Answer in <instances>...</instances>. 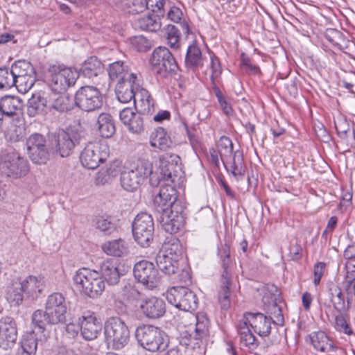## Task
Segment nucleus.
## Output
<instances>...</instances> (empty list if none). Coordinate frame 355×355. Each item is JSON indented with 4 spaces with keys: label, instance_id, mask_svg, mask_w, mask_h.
<instances>
[{
    "label": "nucleus",
    "instance_id": "nucleus-7",
    "mask_svg": "<svg viewBox=\"0 0 355 355\" xmlns=\"http://www.w3.org/2000/svg\"><path fill=\"white\" fill-rule=\"evenodd\" d=\"M105 341L112 349H121L128 343L129 329L125 323L118 317L108 318L104 326Z\"/></svg>",
    "mask_w": 355,
    "mask_h": 355
},
{
    "label": "nucleus",
    "instance_id": "nucleus-43",
    "mask_svg": "<svg viewBox=\"0 0 355 355\" xmlns=\"http://www.w3.org/2000/svg\"><path fill=\"white\" fill-rule=\"evenodd\" d=\"M47 107L46 98L39 94H33L28 101L27 114L31 117L35 116L44 113Z\"/></svg>",
    "mask_w": 355,
    "mask_h": 355
},
{
    "label": "nucleus",
    "instance_id": "nucleus-45",
    "mask_svg": "<svg viewBox=\"0 0 355 355\" xmlns=\"http://www.w3.org/2000/svg\"><path fill=\"white\" fill-rule=\"evenodd\" d=\"M266 289L272 295V304L270 306L268 313L273 315L276 318L274 323L282 325L284 324V317L280 306L276 302V296L279 295L278 288L274 284H267Z\"/></svg>",
    "mask_w": 355,
    "mask_h": 355
},
{
    "label": "nucleus",
    "instance_id": "nucleus-29",
    "mask_svg": "<svg viewBox=\"0 0 355 355\" xmlns=\"http://www.w3.org/2000/svg\"><path fill=\"white\" fill-rule=\"evenodd\" d=\"M22 291L26 298L35 300L43 290V284L41 278L30 275L25 279L20 278Z\"/></svg>",
    "mask_w": 355,
    "mask_h": 355
},
{
    "label": "nucleus",
    "instance_id": "nucleus-39",
    "mask_svg": "<svg viewBox=\"0 0 355 355\" xmlns=\"http://www.w3.org/2000/svg\"><path fill=\"white\" fill-rule=\"evenodd\" d=\"M159 253L181 260L183 249L180 241L174 236L167 237Z\"/></svg>",
    "mask_w": 355,
    "mask_h": 355
},
{
    "label": "nucleus",
    "instance_id": "nucleus-27",
    "mask_svg": "<svg viewBox=\"0 0 355 355\" xmlns=\"http://www.w3.org/2000/svg\"><path fill=\"white\" fill-rule=\"evenodd\" d=\"M101 329V322L94 314L83 316L80 322V331L85 340H91L97 338Z\"/></svg>",
    "mask_w": 355,
    "mask_h": 355
},
{
    "label": "nucleus",
    "instance_id": "nucleus-35",
    "mask_svg": "<svg viewBox=\"0 0 355 355\" xmlns=\"http://www.w3.org/2000/svg\"><path fill=\"white\" fill-rule=\"evenodd\" d=\"M101 276L109 285H116L119 283L121 275L116 264L109 260L102 263L100 266Z\"/></svg>",
    "mask_w": 355,
    "mask_h": 355
},
{
    "label": "nucleus",
    "instance_id": "nucleus-58",
    "mask_svg": "<svg viewBox=\"0 0 355 355\" xmlns=\"http://www.w3.org/2000/svg\"><path fill=\"white\" fill-rule=\"evenodd\" d=\"M335 128L338 135L342 139H346L348 134L350 133V128L349 123L344 120H340L335 123Z\"/></svg>",
    "mask_w": 355,
    "mask_h": 355
},
{
    "label": "nucleus",
    "instance_id": "nucleus-33",
    "mask_svg": "<svg viewBox=\"0 0 355 355\" xmlns=\"http://www.w3.org/2000/svg\"><path fill=\"white\" fill-rule=\"evenodd\" d=\"M22 288L20 278L12 280L6 288L5 296L7 301L15 306L21 304L25 297Z\"/></svg>",
    "mask_w": 355,
    "mask_h": 355
},
{
    "label": "nucleus",
    "instance_id": "nucleus-60",
    "mask_svg": "<svg viewBox=\"0 0 355 355\" xmlns=\"http://www.w3.org/2000/svg\"><path fill=\"white\" fill-rule=\"evenodd\" d=\"M116 173V168L111 165L110 167L103 168L98 172L97 180L101 178V182L103 183L107 182L111 177L115 176Z\"/></svg>",
    "mask_w": 355,
    "mask_h": 355
},
{
    "label": "nucleus",
    "instance_id": "nucleus-32",
    "mask_svg": "<svg viewBox=\"0 0 355 355\" xmlns=\"http://www.w3.org/2000/svg\"><path fill=\"white\" fill-rule=\"evenodd\" d=\"M22 106V101L17 96L6 95L0 98V111L3 116L17 115Z\"/></svg>",
    "mask_w": 355,
    "mask_h": 355
},
{
    "label": "nucleus",
    "instance_id": "nucleus-28",
    "mask_svg": "<svg viewBox=\"0 0 355 355\" xmlns=\"http://www.w3.org/2000/svg\"><path fill=\"white\" fill-rule=\"evenodd\" d=\"M328 293L334 308L338 313H344L349 310L350 307L349 297H347V303H345L342 290L337 284H330L328 286Z\"/></svg>",
    "mask_w": 355,
    "mask_h": 355
},
{
    "label": "nucleus",
    "instance_id": "nucleus-21",
    "mask_svg": "<svg viewBox=\"0 0 355 355\" xmlns=\"http://www.w3.org/2000/svg\"><path fill=\"white\" fill-rule=\"evenodd\" d=\"M17 339V326L13 318L4 316L0 319V347L12 348Z\"/></svg>",
    "mask_w": 355,
    "mask_h": 355
},
{
    "label": "nucleus",
    "instance_id": "nucleus-59",
    "mask_svg": "<svg viewBox=\"0 0 355 355\" xmlns=\"http://www.w3.org/2000/svg\"><path fill=\"white\" fill-rule=\"evenodd\" d=\"M326 263L324 262H317L313 268V284L317 286L320 284L321 278L324 273Z\"/></svg>",
    "mask_w": 355,
    "mask_h": 355
},
{
    "label": "nucleus",
    "instance_id": "nucleus-57",
    "mask_svg": "<svg viewBox=\"0 0 355 355\" xmlns=\"http://www.w3.org/2000/svg\"><path fill=\"white\" fill-rule=\"evenodd\" d=\"M132 44L140 52H146L151 47L150 42L143 35L134 37Z\"/></svg>",
    "mask_w": 355,
    "mask_h": 355
},
{
    "label": "nucleus",
    "instance_id": "nucleus-24",
    "mask_svg": "<svg viewBox=\"0 0 355 355\" xmlns=\"http://www.w3.org/2000/svg\"><path fill=\"white\" fill-rule=\"evenodd\" d=\"M139 308L144 315L149 319L160 318L166 313L165 302L157 297H151L142 300Z\"/></svg>",
    "mask_w": 355,
    "mask_h": 355
},
{
    "label": "nucleus",
    "instance_id": "nucleus-25",
    "mask_svg": "<svg viewBox=\"0 0 355 355\" xmlns=\"http://www.w3.org/2000/svg\"><path fill=\"white\" fill-rule=\"evenodd\" d=\"M196 324L193 335H189V338H182L184 344L192 348L198 346L200 341L209 335V322L204 313H198L196 316Z\"/></svg>",
    "mask_w": 355,
    "mask_h": 355
},
{
    "label": "nucleus",
    "instance_id": "nucleus-3",
    "mask_svg": "<svg viewBox=\"0 0 355 355\" xmlns=\"http://www.w3.org/2000/svg\"><path fill=\"white\" fill-rule=\"evenodd\" d=\"M135 338L140 346L152 352L163 351L168 346L165 332L154 325L139 326L135 331Z\"/></svg>",
    "mask_w": 355,
    "mask_h": 355
},
{
    "label": "nucleus",
    "instance_id": "nucleus-30",
    "mask_svg": "<svg viewBox=\"0 0 355 355\" xmlns=\"http://www.w3.org/2000/svg\"><path fill=\"white\" fill-rule=\"evenodd\" d=\"M108 75L110 80L116 83L131 79H137V75L130 73L128 70V67L124 66L123 62L121 61H116L110 64Z\"/></svg>",
    "mask_w": 355,
    "mask_h": 355
},
{
    "label": "nucleus",
    "instance_id": "nucleus-19",
    "mask_svg": "<svg viewBox=\"0 0 355 355\" xmlns=\"http://www.w3.org/2000/svg\"><path fill=\"white\" fill-rule=\"evenodd\" d=\"M180 262L179 259L159 252L156 257V263L161 271L168 275L178 274L177 279L187 284L191 282V275L187 270L180 268Z\"/></svg>",
    "mask_w": 355,
    "mask_h": 355
},
{
    "label": "nucleus",
    "instance_id": "nucleus-55",
    "mask_svg": "<svg viewBox=\"0 0 355 355\" xmlns=\"http://www.w3.org/2000/svg\"><path fill=\"white\" fill-rule=\"evenodd\" d=\"M135 107L141 115H151L155 112L154 100L150 98L146 101L135 103Z\"/></svg>",
    "mask_w": 355,
    "mask_h": 355
},
{
    "label": "nucleus",
    "instance_id": "nucleus-51",
    "mask_svg": "<svg viewBox=\"0 0 355 355\" xmlns=\"http://www.w3.org/2000/svg\"><path fill=\"white\" fill-rule=\"evenodd\" d=\"M334 327L338 331L344 333L348 336H351L354 334L349 322L347 320V315L344 314V313H339V314L335 316Z\"/></svg>",
    "mask_w": 355,
    "mask_h": 355
},
{
    "label": "nucleus",
    "instance_id": "nucleus-36",
    "mask_svg": "<svg viewBox=\"0 0 355 355\" xmlns=\"http://www.w3.org/2000/svg\"><path fill=\"white\" fill-rule=\"evenodd\" d=\"M135 80L136 79H131L116 84L115 92L120 102L126 103L134 99Z\"/></svg>",
    "mask_w": 355,
    "mask_h": 355
},
{
    "label": "nucleus",
    "instance_id": "nucleus-1",
    "mask_svg": "<svg viewBox=\"0 0 355 355\" xmlns=\"http://www.w3.org/2000/svg\"><path fill=\"white\" fill-rule=\"evenodd\" d=\"M46 312L40 309L36 310L32 315V325L33 329L26 333L21 341V345L17 349V355H35L39 338L35 331L42 334L46 330V324H52L49 320Z\"/></svg>",
    "mask_w": 355,
    "mask_h": 355
},
{
    "label": "nucleus",
    "instance_id": "nucleus-40",
    "mask_svg": "<svg viewBox=\"0 0 355 355\" xmlns=\"http://www.w3.org/2000/svg\"><path fill=\"white\" fill-rule=\"evenodd\" d=\"M311 341L314 348L322 352L334 350V342L322 331L314 332L311 335Z\"/></svg>",
    "mask_w": 355,
    "mask_h": 355
},
{
    "label": "nucleus",
    "instance_id": "nucleus-5",
    "mask_svg": "<svg viewBox=\"0 0 355 355\" xmlns=\"http://www.w3.org/2000/svg\"><path fill=\"white\" fill-rule=\"evenodd\" d=\"M218 255L220 259L223 268L220 277L221 285L218 297L221 309L226 310L230 307L232 300V291L230 288L232 275L228 270L230 263V250L226 243L218 245Z\"/></svg>",
    "mask_w": 355,
    "mask_h": 355
},
{
    "label": "nucleus",
    "instance_id": "nucleus-46",
    "mask_svg": "<svg viewBox=\"0 0 355 355\" xmlns=\"http://www.w3.org/2000/svg\"><path fill=\"white\" fill-rule=\"evenodd\" d=\"M26 135V125L24 123H12L6 132V139L11 143H16L24 139Z\"/></svg>",
    "mask_w": 355,
    "mask_h": 355
},
{
    "label": "nucleus",
    "instance_id": "nucleus-64",
    "mask_svg": "<svg viewBox=\"0 0 355 355\" xmlns=\"http://www.w3.org/2000/svg\"><path fill=\"white\" fill-rule=\"evenodd\" d=\"M345 268L346 275L345 279H355V259L347 261Z\"/></svg>",
    "mask_w": 355,
    "mask_h": 355
},
{
    "label": "nucleus",
    "instance_id": "nucleus-20",
    "mask_svg": "<svg viewBox=\"0 0 355 355\" xmlns=\"http://www.w3.org/2000/svg\"><path fill=\"white\" fill-rule=\"evenodd\" d=\"M171 159H164L161 162L159 166L160 177H156L155 182L158 180L157 184L178 183L182 178V171L180 164H178L180 158L178 155L171 156Z\"/></svg>",
    "mask_w": 355,
    "mask_h": 355
},
{
    "label": "nucleus",
    "instance_id": "nucleus-52",
    "mask_svg": "<svg viewBox=\"0 0 355 355\" xmlns=\"http://www.w3.org/2000/svg\"><path fill=\"white\" fill-rule=\"evenodd\" d=\"M324 37L336 46H341V43H344L346 41L345 35L339 30L333 28L326 29Z\"/></svg>",
    "mask_w": 355,
    "mask_h": 355
},
{
    "label": "nucleus",
    "instance_id": "nucleus-17",
    "mask_svg": "<svg viewBox=\"0 0 355 355\" xmlns=\"http://www.w3.org/2000/svg\"><path fill=\"white\" fill-rule=\"evenodd\" d=\"M45 311L52 324L65 323L67 306L64 295L60 293H53L49 295L45 304Z\"/></svg>",
    "mask_w": 355,
    "mask_h": 355
},
{
    "label": "nucleus",
    "instance_id": "nucleus-62",
    "mask_svg": "<svg viewBox=\"0 0 355 355\" xmlns=\"http://www.w3.org/2000/svg\"><path fill=\"white\" fill-rule=\"evenodd\" d=\"M130 2L129 7L132 9V12H141L148 7V0H130Z\"/></svg>",
    "mask_w": 355,
    "mask_h": 355
},
{
    "label": "nucleus",
    "instance_id": "nucleus-11",
    "mask_svg": "<svg viewBox=\"0 0 355 355\" xmlns=\"http://www.w3.org/2000/svg\"><path fill=\"white\" fill-rule=\"evenodd\" d=\"M150 64L153 71L161 77H166L178 69L173 55L166 47L163 46H159L153 51Z\"/></svg>",
    "mask_w": 355,
    "mask_h": 355
},
{
    "label": "nucleus",
    "instance_id": "nucleus-4",
    "mask_svg": "<svg viewBox=\"0 0 355 355\" xmlns=\"http://www.w3.org/2000/svg\"><path fill=\"white\" fill-rule=\"evenodd\" d=\"M217 150L220 153V159L227 171L230 172L235 178H242L245 172L243 151L239 150L234 151L232 160L228 165L227 158L230 157L233 153L232 140L226 136H222L217 143Z\"/></svg>",
    "mask_w": 355,
    "mask_h": 355
},
{
    "label": "nucleus",
    "instance_id": "nucleus-2",
    "mask_svg": "<svg viewBox=\"0 0 355 355\" xmlns=\"http://www.w3.org/2000/svg\"><path fill=\"white\" fill-rule=\"evenodd\" d=\"M73 282L82 293L91 298L100 296L105 287L100 273L87 268L78 270L73 277Z\"/></svg>",
    "mask_w": 355,
    "mask_h": 355
},
{
    "label": "nucleus",
    "instance_id": "nucleus-41",
    "mask_svg": "<svg viewBox=\"0 0 355 355\" xmlns=\"http://www.w3.org/2000/svg\"><path fill=\"white\" fill-rule=\"evenodd\" d=\"M102 250L110 256L122 257L128 253L126 242L121 239L109 241L102 245Z\"/></svg>",
    "mask_w": 355,
    "mask_h": 355
},
{
    "label": "nucleus",
    "instance_id": "nucleus-8",
    "mask_svg": "<svg viewBox=\"0 0 355 355\" xmlns=\"http://www.w3.org/2000/svg\"><path fill=\"white\" fill-rule=\"evenodd\" d=\"M85 141L84 132L71 130H59L53 136L52 146L55 152L62 157L69 156L74 148Z\"/></svg>",
    "mask_w": 355,
    "mask_h": 355
},
{
    "label": "nucleus",
    "instance_id": "nucleus-16",
    "mask_svg": "<svg viewBox=\"0 0 355 355\" xmlns=\"http://www.w3.org/2000/svg\"><path fill=\"white\" fill-rule=\"evenodd\" d=\"M133 275L138 282L151 290L157 287L161 282L158 270L147 260H141L135 264Z\"/></svg>",
    "mask_w": 355,
    "mask_h": 355
},
{
    "label": "nucleus",
    "instance_id": "nucleus-61",
    "mask_svg": "<svg viewBox=\"0 0 355 355\" xmlns=\"http://www.w3.org/2000/svg\"><path fill=\"white\" fill-rule=\"evenodd\" d=\"M23 84H25L24 89L26 90V88H31L32 86L34 84V78L31 75H25L23 76H17V78H16V85L14 86H16L17 87H22Z\"/></svg>",
    "mask_w": 355,
    "mask_h": 355
},
{
    "label": "nucleus",
    "instance_id": "nucleus-10",
    "mask_svg": "<svg viewBox=\"0 0 355 355\" xmlns=\"http://www.w3.org/2000/svg\"><path fill=\"white\" fill-rule=\"evenodd\" d=\"M109 153V147L107 144L101 141H92L87 144L82 150L80 160L83 167L95 169L100 163L107 159Z\"/></svg>",
    "mask_w": 355,
    "mask_h": 355
},
{
    "label": "nucleus",
    "instance_id": "nucleus-15",
    "mask_svg": "<svg viewBox=\"0 0 355 355\" xmlns=\"http://www.w3.org/2000/svg\"><path fill=\"white\" fill-rule=\"evenodd\" d=\"M185 205L175 203L170 211L167 208H162L161 225L165 232L173 234L177 233L185 223Z\"/></svg>",
    "mask_w": 355,
    "mask_h": 355
},
{
    "label": "nucleus",
    "instance_id": "nucleus-37",
    "mask_svg": "<svg viewBox=\"0 0 355 355\" xmlns=\"http://www.w3.org/2000/svg\"><path fill=\"white\" fill-rule=\"evenodd\" d=\"M96 128L102 137L110 138L116 131L112 116L105 112L100 114L96 121Z\"/></svg>",
    "mask_w": 355,
    "mask_h": 355
},
{
    "label": "nucleus",
    "instance_id": "nucleus-31",
    "mask_svg": "<svg viewBox=\"0 0 355 355\" xmlns=\"http://www.w3.org/2000/svg\"><path fill=\"white\" fill-rule=\"evenodd\" d=\"M173 141L166 130L162 127H158L150 135V145L161 150H166L173 146Z\"/></svg>",
    "mask_w": 355,
    "mask_h": 355
},
{
    "label": "nucleus",
    "instance_id": "nucleus-44",
    "mask_svg": "<svg viewBox=\"0 0 355 355\" xmlns=\"http://www.w3.org/2000/svg\"><path fill=\"white\" fill-rule=\"evenodd\" d=\"M120 181L121 187L128 191H135L143 182L132 168L121 173Z\"/></svg>",
    "mask_w": 355,
    "mask_h": 355
},
{
    "label": "nucleus",
    "instance_id": "nucleus-54",
    "mask_svg": "<svg viewBox=\"0 0 355 355\" xmlns=\"http://www.w3.org/2000/svg\"><path fill=\"white\" fill-rule=\"evenodd\" d=\"M49 107L60 112H67L72 107L69 98L65 95L59 96Z\"/></svg>",
    "mask_w": 355,
    "mask_h": 355
},
{
    "label": "nucleus",
    "instance_id": "nucleus-49",
    "mask_svg": "<svg viewBox=\"0 0 355 355\" xmlns=\"http://www.w3.org/2000/svg\"><path fill=\"white\" fill-rule=\"evenodd\" d=\"M15 78L17 76L31 75L33 73V67L30 62L25 60H18L15 62L10 69Z\"/></svg>",
    "mask_w": 355,
    "mask_h": 355
},
{
    "label": "nucleus",
    "instance_id": "nucleus-56",
    "mask_svg": "<svg viewBox=\"0 0 355 355\" xmlns=\"http://www.w3.org/2000/svg\"><path fill=\"white\" fill-rule=\"evenodd\" d=\"M240 336L241 343L247 347L249 350H254L258 347V341L251 331L248 332L243 331Z\"/></svg>",
    "mask_w": 355,
    "mask_h": 355
},
{
    "label": "nucleus",
    "instance_id": "nucleus-22",
    "mask_svg": "<svg viewBox=\"0 0 355 355\" xmlns=\"http://www.w3.org/2000/svg\"><path fill=\"white\" fill-rule=\"evenodd\" d=\"M155 204L159 207V211H162V208L172 209V205L175 203L184 205L180 199L178 198L177 191L174 186L168 183H163L161 185L158 194L154 200Z\"/></svg>",
    "mask_w": 355,
    "mask_h": 355
},
{
    "label": "nucleus",
    "instance_id": "nucleus-34",
    "mask_svg": "<svg viewBox=\"0 0 355 355\" xmlns=\"http://www.w3.org/2000/svg\"><path fill=\"white\" fill-rule=\"evenodd\" d=\"M184 62L187 68L193 71L203 66L202 51L196 42L188 46Z\"/></svg>",
    "mask_w": 355,
    "mask_h": 355
},
{
    "label": "nucleus",
    "instance_id": "nucleus-26",
    "mask_svg": "<svg viewBox=\"0 0 355 355\" xmlns=\"http://www.w3.org/2000/svg\"><path fill=\"white\" fill-rule=\"evenodd\" d=\"M119 117L130 132L134 134H140L144 130L145 119L138 112H135L132 108L123 109L120 112Z\"/></svg>",
    "mask_w": 355,
    "mask_h": 355
},
{
    "label": "nucleus",
    "instance_id": "nucleus-38",
    "mask_svg": "<svg viewBox=\"0 0 355 355\" xmlns=\"http://www.w3.org/2000/svg\"><path fill=\"white\" fill-rule=\"evenodd\" d=\"M103 71V64L96 57L92 56L88 58L82 64L79 76L82 75L85 78H92L96 77Z\"/></svg>",
    "mask_w": 355,
    "mask_h": 355
},
{
    "label": "nucleus",
    "instance_id": "nucleus-9",
    "mask_svg": "<svg viewBox=\"0 0 355 355\" xmlns=\"http://www.w3.org/2000/svg\"><path fill=\"white\" fill-rule=\"evenodd\" d=\"M154 221L146 212L138 214L132 223V234L135 241L143 248L148 247L154 237Z\"/></svg>",
    "mask_w": 355,
    "mask_h": 355
},
{
    "label": "nucleus",
    "instance_id": "nucleus-47",
    "mask_svg": "<svg viewBox=\"0 0 355 355\" xmlns=\"http://www.w3.org/2000/svg\"><path fill=\"white\" fill-rule=\"evenodd\" d=\"M164 5L163 0H148V7L146 9L150 10L152 13L148 14V18L152 22H157L161 19V17H164Z\"/></svg>",
    "mask_w": 355,
    "mask_h": 355
},
{
    "label": "nucleus",
    "instance_id": "nucleus-48",
    "mask_svg": "<svg viewBox=\"0 0 355 355\" xmlns=\"http://www.w3.org/2000/svg\"><path fill=\"white\" fill-rule=\"evenodd\" d=\"M94 223L96 229L103 232L105 235H110L116 230V225L109 216H97L94 219Z\"/></svg>",
    "mask_w": 355,
    "mask_h": 355
},
{
    "label": "nucleus",
    "instance_id": "nucleus-6",
    "mask_svg": "<svg viewBox=\"0 0 355 355\" xmlns=\"http://www.w3.org/2000/svg\"><path fill=\"white\" fill-rule=\"evenodd\" d=\"M47 76L51 90L55 93H62L75 85L79 73L71 67L52 64L47 69Z\"/></svg>",
    "mask_w": 355,
    "mask_h": 355
},
{
    "label": "nucleus",
    "instance_id": "nucleus-13",
    "mask_svg": "<svg viewBox=\"0 0 355 355\" xmlns=\"http://www.w3.org/2000/svg\"><path fill=\"white\" fill-rule=\"evenodd\" d=\"M27 154L36 164H44L50 159L51 150L46 137L40 133L31 134L26 141Z\"/></svg>",
    "mask_w": 355,
    "mask_h": 355
},
{
    "label": "nucleus",
    "instance_id": "nucleus-53",
    "mask_svg": "<svg viewBox=\"0 0 355 355\" xmlns=\"http://www.w3.org/2000/svg\"><path fill=\"white\" fill-rule=\"evenodd\" d=\"M165 31L168 44L171 48L178 49L180 38L179 30L174 25L168 24L165 28Z\"/></svg>",
    "mask_w": 355,
    "mask_h": 355
},
{
    "label": "nucleus",
    "instance_id": "nucleus-42",
    "mask_svg": "<svg viewBox=\"0 0 355 355\" xmlns=\"http://www.w3.org/2000/svg\"><path fill=\"white\" fill-rule=\"evenodd\" d=\"M135 173L141 180L144 182L147 178H150V182L154 184L156 175L153 172V164L150 161L146 159L140 158L137 160L135 166L132 168Z\"/></svg>",
    "mask_w": 355,
    "mask_h": 355
},
{
    "label": "nucleus",
    "instance_id": "nucleus-63",
    "mask_svg": "<svg viewBox=\"0 0 355 355\" xmlns=\"http://www.w3.org/2000/svg\"><path fill=\"white\" fill-rule=\"evenodd\" d=\"M182 17L183 13L178 7H172L168 12V19L173 22H180Z\"/></svg>",
    "mask_w": 355,
    "mask_h": 355
},
{
    "label": "nucleus",
    "instance_id": "nucleus-14",
    "mask_svg": "<svg viewBox=\"0 0 355 355\" xmlns=\"http://www.w3.org/2000/svg\"><path fill=\"white\" fill-rule=\"evenodd\" d=\"M74 103L80 110L85 112H92L102 107L103 97L97 87L84 86L76 92Z\"/></svg>",
    "mask_w": 355,
    "mask_h": 355
},
{
    "label": "nucleus",
    "instance_id": "nucleus-23",
    "mask_svg": "<svg viewBox=\"0 0 355 355\" xmlns=\"http://www.w3.org/2000/svg\"><path fill=\"white\" fill-rule=\"evenodd\" d=\"M244 318L249 322L250 327L254 331L261 336H267L270 334L271 330V324L275 320L271 316H266L261 313H245Z\"/></svg>",
    "mask_w": 355,
    "mask_h": 355
},
{
    "label": "nucleus",
    "instance_id": "nucleus-12",
    "mask_svg": "<svg viewBox=\"0 0 355 355\" xmlns=\"http://www.w3.org/2000/svg\"><path fill=\"white\" fill-rule=\"evenodd\" d=\"M171 304L184 311H193L198 308L196 295L185 286H173L168 289L166 295Z\"/></svg>",
    "mask_w": 355,
    "mask_h": 355
},
{
    "label": "nucleus",
    "instance_id": "nucleus-50",
    "mask_svg": "<svg viewBox=\"0 0 355 355\" xmlns=\"http://www.w3.org/2000/svg\"><path fill=\"white\" fill-rule=\"evenodd\" d=\"M16 85V80L8 68H0V89L8 90Z\"/></svg>",
    "mask_w": 355,
    "mask_h": 355
},
{
    "label": "nucleus",
    "instance_id": "nucleus-18",
    "mask_svg": "<svg viewBox=\"0 0 355 355\" xmlns=\"http://www.w3.org/2000/svg\"><path fill=\"white\" fill-rule=\"evenodd\" d=\"M0 170L2 174L8 178H20L28 173V162L17 153H9L1 162Z\"/></svg>",
    "mask_w": 355,
    "mask_h": 355
}]
</instances>
